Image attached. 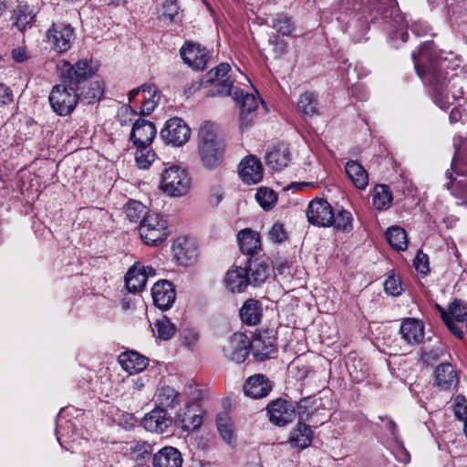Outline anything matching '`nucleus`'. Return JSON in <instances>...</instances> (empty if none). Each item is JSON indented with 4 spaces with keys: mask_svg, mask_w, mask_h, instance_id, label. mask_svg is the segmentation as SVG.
<instances>
[{
    "mask_svg": "<svg viewBox=\"0 0 467 467\" xmlns=\"http://www.w3.org/2000/svg\"><path fill=\"white\" fill-rule=\"evenodd\" d=\"M290 161V150L284 143L274 146L265 155V164L273 171H279Z\"/></svg>",
    "mask_w": 467,
    "mask_h": 467,
    "instance_id": "obj_24",
    "label": "nucleus"
},
{
    "mask_svg": "<svg viewBox=\"0 0 467 467\" xmlns=\"http://www.w3.org/2000/svg\"><path fill=\"white\" fill-rule=\"evenodd\" d=\"M144 274L140 272V263H136L130 267L125 275L126 287L130 292L141 291L146 285Z\"/></svg>",
    "mask_w": 467,
    "mask_h": 467,
    "instance_id": "obj_37",
    "label": "nucleus"
},
{
    "mask_svg": "<svg viewBox=\"0 0 467 467\" xmlns=\"http://www.w3.org/2000/svg\"><path fill=\"white\" fill-rule=\"evenodd\" d=\"M388 430L390 431L394 441L395 446L393 448V454L396 460L401 463H408L410 461V455L409 451L405 449L402 444V441L400 440L398 429L396 423L392 420H388Z\"/></svg>",
    "mask_w": 467,
    "mask_h": 467,
    "instance_id": "obj_38",
    "label": "nucleus"
},
{
    "mask_svg": "<svg viewBox=\"0 0 467 467\" xmlns=\"http://www.w3.org/2000/svg\"><path fill=\"white\" fill-rule=\"evenodd\" d=\"M172 253L176 261L182 265H192L198 257V248L194 240L183 236L174 240Z\"/></svg>",
    "mask_w": 467,
    "mask_h": 467,
    "instance_id": "obj_17",
    "label": "nucleus"
},
{
    "mask_svg": "<svg viewBox=\"0 0 467 467\" xmlns=\"http://www.w3.org/2000/svg\"><path fill=\"white\" fill-rule=\"evenodd\" d=\"M135 148L134 157L137 166L144 170L150 168L156 158V154L150 145H138Z\"/></svg>",
    "mask_w": 467,
    "mask_h": 467,
    "instance_id": "obj_42",
    "label": "nucleus"
},
{
    "mask_svg": "<svg viewBox=\"0 0 467 467\" xmlns=\"http://www.w3.org/2000/svg\"><path fill=\"white\" fill-rule=\"evenodd\" d=\"M233 99L240 107L241 129L251 127L256 119L258 99L254 94L244 93L241 88H235L233 92Z\"/></svg>",
    "mask_w": 467,
    "mask_h": 467,
    "instance_id": "obj_10",
    "label": "nucleus"
},
{
    "mask_svg": "<svg viewBox=\"0 0 467 467\" xmlns=\"http://www.w3.org/2000/svg\"><path fill=\"white\" fill-rule=\"evenodd\" d=\"M154 400L156 407L165 410L173 409L180 403V394L175 389L163 385L156 389Z\"/></svg>",
    "mask_w": 467,
    "mask_h": 467,
    "instance_id": "obj_31",
    "label": "nucleus"
},
{
    "mask_svg": "<svg viewBox=\"0 0 467 467\" xmlns=\"http://www.w3.org/2000/svg\"><path fill=\"white\" fill-rule=\"evenodd\" d=\"M414 266L418 272L426 275L429 272V257L422 252H418L414 259Z\"/></svg>",
    "mask_w": 467,
    "mask_h": 467,
    "instance_id": "obj_62",
    "label": "nucleus"
},
{
    "mask_svg": "<svg viewBox=\"0 0 467 467\" xmlns=\"http://www.w3.org/2000/svg\"><path fill=\"white\" fill-rule=\"evenodd\" d=\"M386 238L395 250L404 251L408 246L406 231L400 226H391L385 233Z\"/></svg>",
    "mask_w": 467,
    "mask_h": 467,
    "instance_id": "obj_39",
    "label": "nucleus"
},
{
    "mask_svg": "<svg viewBox=\"0 0 467 467\" xmlns=\"http://www.w3.org/2000/svg\"><path fill=\"white\" fill-rule=\"evenodd\" d=\"M231 67L228 63H221L214 68L208 71L200 80V83H197V88L202 86H207L209 84H213L215 81H218L221 78L226 76V74L230 71Z\"/></svg>",
    "mask_w": 467,
    "mask_h": 467,
    "instance_id": "obj_44",
    "label": "nucleus"
},
{
    "mask_svg": "<svg viewBox=\"0 0 467 467\" xmlns=\"http://www.w3.org/2000/svg\"><path fill=\"white\" fill-rule=\"evenodd\" d=\"M118 362L130 375L143 371L149 365L148 358L135 350H127L119 354Z\"/></svg>",
    "mask_w": 467,
    "mask_h": 467,
    "instance_id": "obj_21",
    "label": "nucleus"
},
{
    "mask_svg": "<svg viewBox=\"0 0 467 467\" xmlns=\"http://www.w3.org/2000/svg\"><path fill=\"white\" fill-rule=\"evenodd\" d=\"M57 67L61 70L63 82L68 83L79 90L81 86L86 85L98 70V64L88 58L79 59L74 65H70L67 60H62Z\"/></svg>",
    "mask_w": 467,
    "mask_h": 467,
    "instance_id": "obj_3",
    "label": "nucleus"
},
{
    "mask_svg": "<svg viewBox=\"0 0 467 467\" xmlns=\"http://www.w3.org/2000/svg\"><path fill=\"white\" fill-rule=\"evenodd\" d=\"M250 338L244 333L233 334L223 347L224 357L235 363H242L249 354Z\"/></svg>",
    "mask_w": 467,
    "mask_h": 467,
    "instance_id": "obj_13",
    "label": "nucleus"
},
{
    "mask_svg": "<svg viewBox=\"0 0 467 467\" xmlns=\"http://www.w3.org/2000/svg\"><path fill=\"white\" fill-rule=\"evenodd\" d=\"M312 438L313 431L310 426L298 422L296 428L291 431L289 442L292 447L305 449L310 445Z\"/></svg>",
    "mask_w": 467,
    "mask_h": 467,
    "instance_id": "obj_34",
    "label": "nucleus"
},
{
    "mask_svg": "<svg viewBox=\"0 0 467 467\" xmlns=\"http://www.w3.org/2000/svg\"><path fill=\"white\" fill-rule=\"evenodd\" d=\"M414 67L421 80L432 90L434 102L442 109L447 110L453 102L463 95L462 87L458 85V77L451 74L448 79L449 62L441 58L434 43H424L418 54L412 53Z\"/></svg>",
    "mask_w": 467,
    "mask_h": 467,
    "instance_id": "obj_1",
    "label": "nucleus"
},
{
    "mask_svg": "<svg viewBox=\"0 0 467 467\" xmlns=\"http://www.w3.org/2000/svg\"><path fill=\"white\" fill-rule=\"evenodd\" d=\"M272 27L282 36H290L296 29L292 18L285 14H277L272 19Z\"/></svg>",
    "mask_w": 467,
    "mask_h": 467,
    "instance_id": "obj_46",
    "label": "nucleus"
},
{
    "mask_svg": "<svg viewBox=\"0 0 467 467\" xmlns=\"http://www.w3.org/2000/svg\"><path fill=\"white\" fill-rule=\"evenodd\" d=\"M225 286L232 293L243 292L249 284L245 268L233 267L229 269L225 275Z\"/></svg>",
    "mask_w": 467,
    "mask_h": 467,
    "instance_id": "obj_26",
    "label": "nucleus"
},
{
    "mask_svg": "<svg viewBox=\"0 0 467 467\" xmlns=\"http://www.w3.org/2000/svg\"><path fill=\"white\" fill-rule=\"evenodd\" d=\"M216 428L223 441L231 447L236 445L234 425L227 412H220L216 416Z\"/></svg>",
    "mask_w": 467,
    "mask_h": 467,
    "instance_id": "obj_27",
    "label": "nucleus"
},
{
    "mask_svg": "<svg viewBox=\"0 0 467 467\" xmlns=\"http://www.w3.org/2000/svg\"><path fill=\"white\" fill-rule=\"evenodd\" d=\"M435 379H458V371L450 363H441L434 370Z\"/></svg>",
    "mask_w": 467,
    "mask_h": 467,
    "instance_id": "obj_55",
    "label": "nucleus"
},
{
    "mask_svg": "<svg viewBox=\"0 0 467 467\" xmlns=\"http://www.w3.org/2000/svg\"><path fill=\"white\" fill-rule=\"evenodd\" d=\"M78 91L61 79V83L52 88L48 98L52 109L59 116L69 115L78 104Z\"/></svg>",
    "mask_w": 467,
    "mask_h": 467,
    "instance_id": "obj_4",
    "label": "nucleus"
},
{
    "mask_svg": "<svg viewBox=\"0 0 467 467\" xmlns=\"http://www.w3.org/2000/svg\"><path fill=\"white\" fill-rule=\"evenodd\" d=\"M384 288L387 294L394 296L400 295L402 292L401 282L396 276H389L384 283Z\"/></svg>",
    "mask_w": 467,
    "mask_h": 467,
    "instance_id": "obj_59",
    "label": "nucleus"
},
{
    "mask_svg": "<svg viewBox=\"0 0 467 467\" xmlns=\"http://www.w3.org/2000/svg\"><path fill=\"white\" fill-rule=\"evenodd\" d=\"M400 334L408 345L420 344L425 336V327L422 321L414 317L404 318L400 326Z\"/></svg>",
    "mask_w": 467,
    "mask_h": 467,
    "instance_id": "obj_18",
    "label": "nucleus"
},
{
    "mask_svg": "<svg viewBox=\"0 0 467 467\" xmlns=\"http://www.w3.org/2000/svg\"><path fill=\"white\" fill-rule=\"evenodd\" d=\"M191 179L184 169L177 165L166 168L161 176L160 189L169 196L181 197L190 190Z\"/></svg>",
    "mask_w": 467,
    "mask_h": 467,
    "instance_id": "obj_5",
    "label": "nucleus"
},
{
    "mask_svg": "<svg viewBox=\"0 0 467 467\" xmlns=\"http://www.w3.org/2000/svg\"><path fill=\"white\" fill-rule=\"evenodd\" d=\"M331 226L340 232L348 233L353 229L352 213L343 208L334 212Z\"/></svg>",
    "mask_w": 467,
    "mask_h": 467,
    "instance_id": "obj_41",
    "label": "nucleus"
},
{
    "mask_svg": "<svg viewBox=\"0 0 467 467\" xmlns=\"http://www.w3.org/2000/svg\"><path fill=\"white\" fill-rule=\"evenodd\" d=\"M140 235L146 244L156 245L169 235L168 223L158 213L147 214L140 224Z\"/></svg>",
    "mask_w": 467,
    "mask_h": 467,
    "instance_id": "obj_6",
    "label": "nucleus"
},
{
    "mask_svg": "<svg viewBox=\"0 0 467 467\" xmlns=\"http://www.w3.org/2000/svg\"><path fill=\"white\" fill-rule=\"evenodd\" d=\"M35 15L28 5H19L15 11V25L24 30L34 21Z\"/></svg>",
    "mask_w": 467,
    "mask_h": 467,
    "instance_id": "obj_48",
    "label": "nucleus"
},
{
    "mask_svg": "<svg viewBox=\"0 0 467 467\" xmlns=\"http://www.w3.org/2000/svg\"><path fill=\"white\" fill-rule=\"evenodd\" d=\"M198 139L199 147L219 142L217 140L216 129L214 124L209 121L204 122L199 129Z\"/></svg>",
    "mask_w": 467,
    "mask_h": 467,
    "instance_id": "obj_49",
    "label": "nucleus"
},
{
    "mask_svg": "<svg viewBox=\"0 0 467 467\" xmlns=\"http://www.w3.org/2000/svg\"><path fill=\"white\" fill-rule=\"evenodd\" d=\"M235 88L233 86V80L227 78L222 81L215 83L213 88L209 90L208 96H232Z\"/></svg>",
    "mask_w": 467,
    "mask_h": 467,
    "instance_id": "obj_53",
    "label": "nucleus"
},
{
    "mask_svg": "<svg viewBox=\"0 0 467 467\" xmlns=\"http://www.w3.org/2000/svg\"><path fill=\"white\" fill-rule=\"evenodd\" d=\"M152 464L154 467H182V457L178 449L166 446L154 454Z\"/></svg>",
    "mask_w": 467,
    "mask_h": 467,
    "instance_id": "obj_25",
    "label": "nucleus"
},
{
    "mask_svg": "<svg viewBox=\"0 0 467 467\" xmlns=\"http://www.w3.org/2000/svg\"><path fill=\"white\" fill-rule=\"evenodd\" d=\"M171 423L172 419L168 414L167 410L160 407L154 408L142 419L143 427L147 431L156 433L165 432Z\"/></svg>",
    "mask_w": 467,
    "mask_h": 467,
    "instance_id": "obj_19",
    "label": "nucleus"
},
{
    "mask_svg": "<svg viewBox=\"0 0 467 467\" xmlns=\"http://www.w3.org/2000/svg\"><path fill=\"white\" fill-rule=\"evenodd\" d=\"M244 268L250 285L263 284L269 275L268 265L259 259H249Z\"/></svg>",
    "mask_w": 467,
    "mask_h": 467,
    "instance_id": "obj_29",
    "label": "nucleus"
},
{
    "mask_svg": "<svg viewBox=\"0 0 467 467\" xmlns=\"http://www.w3.org/2000/svg\"><path fill=\"white\" fill-rule=\"evenodd\" d=\"M241 251L245 254H255L261 249L260 236L251 229H244L238 234Z\"/></svg>",
    "mask_w": 467,
    "mask_h": 467,
    "instance_id": "obj_32",
    "label": "nucleus"
},
{
    "mask_svg": "<svg viewBox=\"0 0 467 467\" xmlns=\"http://www.w3.org/2000/svg\"><path fill=\"white\" fill-rule=\"evenodd\" d=\"M84 467H111L105 453H99L89 457Z\"/></svg>",
    "mask_w": 467,
    "mask_h": 467,
    "instance_id": "obj_61",
    "label": "nucleus"
},
{
    "mask_svg": "<svg viewBox=\"0 0 467 467\" xmlns=\"http://www.w3.org/2000/svg\"><path fill=\"white\" fill-rule=\"evenodd\" d=\"M393 196L389 188L385 184H378L372 193V204L378 211L388 210L392 202Z\"/></svg>",
    "mask_w": 467,
    "mask_h": 467,
    "instance_id": "obj_35",
    "label": "nucleus"
},
{
    "mask_svg": "<svg viewBox=\"0 0 467 467\" xmlns=\"http://www.w3.org/2000/svg\"><path fill=\"white\" fill-rule=\"evenodd\" d=\"M333 208L330 203L325 199L312 200L306 210V216L308 222L316 226L329 227L333 221Z\"/></svg>",
    "mask_w": 467,
    "mask_h": 467,
    "instance_id": "obj_14",
    "label": "nucleus"
},
{
    "mask_svg": "<svg viewBox=\"0 0 467 467\" xmlns=\"http://www.w3.org/2000/svg\"><path fill=\"white\" fill-rule=\"evenodd\" d=\"M269 238L275 243H282L287 238L286 231L280 223H275L269 231Z\"/></svg>",
    "mask_w": 467,
    "mask_h": 467,
    "instance_id": "obj_60",
    "label": "nucleus"
},
{
    "mask_svg": "<svg viewBox=\"0 0 467 467\" xmlns=\"http://www.w3.org/2000/svg\"><path fill=\"white\" fill-rule=\"evenodd\" d=\"M180 8L175 0H166L163 2L161 11V18L164 21L177 22L181 19Z\"/></svg>",
    "mask_w": 467,
    "mask_h": 467,
    "instance_id": "obj_51",
    "label": "nucleus"
},
{
    "mask_svg": "<svg viewBox=\"0 0 467 467\" xmlns=\"http://www.w3.org/2000/svg\"><path fill=\"white\" fill-rule=\"evenodd\" d=\"M199 152L203 165L208 169L217 167L223 156V148L220 142L199 147Z\"/></svg>",
    "mask_w": 467,
    "mask_h": 467,
    "instance_id": "obj_28",
    "label": "nucleus"
},
{
    "mask_svg": "<svg viewBox=\"0 0 467 467\" xmlns=\"http://www.w3.org/2000/svg\"><path fill=\"white\" fill-rule=\"evenodd\" d=\"M152 332L157 338L169 340L174 336L176 327L166 316H163L155 321Z\"/></svg>",
    "mask_w": 467,
    "mask_h": 467,
    "instance_id": "obj_40",
    "label": "nucleus"
},
{
    "mask_svg": "<svg viewBox=\"0 0 467 467\" xmlns=\"http://www.w3.org/2000/svg\"><path fill=\"white\" fill-rule=\"evenodd\" d=\"M447 314L450 318L455 321L463 322L467 319V304L461 300H454L450 305Z\"/></svg>",
    "mask_w": 467,
    "mask_h": 467,
    "instance_id": "obj_54",
    "label": "nucleus"
},
{
    "mask_svg": "<svg viewBox=\"0 0 467 467\" xmlns=\"http://www.w3.org/2000/svg\"><path fill=\"white\" fill-rule=\"evenodd\" d=\"M146 210L143 203L135 200L129 201L125 206L126 216L132 223H140L149 214Z\"/></svg>",
    "mask_w": 467,
    "mask_h": 467,
    "instance_id": "obj_45",
    "label": "nucleus"
},
{
    "mask_svg": "<svg viewBox=\"0 0 467 467\" xmlns=\"http://www.w3.org/2000/svg\"><path fill=\"white\" fill-rule=\"evenodd\" d=\"M67 410L62 409L57 417L56 435L57 440L62 447L70 450L73 447H67L66 444L76 443L82 444V441L87 439L78 432L75 420L66 419Z\"/></svg>",
    "mask_w": 467,
    "mask_h": 467,
    "instance_id": "obj_9",
    "label": "nucleus"
},
{
    "mask_svg": "<svg viewBox=\"0 0 467 467\" xmlns=\"http://www.w3.org/2000/svg\"><path fill=\"white\" fill-rule=\"evenodd\" d=\"M142 98L143 100L140 106V114L150 115L154 110L160 99L157 94L156 87L154 86V92L151 95H147V93H145Z\"/></svg>",
    "mask_w": 467,
    "mask_h": 467,
    "instance_id": "obj_56",
    "label": "nucleus"
},
{
    "mask_svg": "<svg viewBox=\"0 0 467 467\" xmlns=\"http://www.w3.org/2000/svg\"><path fill=\"white\" fill-rule=\"evenodd\" d=\"M154 92V85L151 84H143L140 88H133L129 92V100L131 102L139 94L142 93V96L147 93V95H151Z\"/></svg>",
    "mask_w": 467,
    "mask_h": 467,
    "instance_id": "obj_64",
    "label": "nucleus"
},
{
    "mask_svg": "<svg viewBox=\"0 0 467 467\" xmlns=\"http://www.w3.org/2000/svg\"><path fill=\"white\" fill-rule=\"evenodd\" d=\"M273 389L271 381H244V393L251 399H262L266 397Z\"/></svg>",
    "mask_w": 467,
    "mask_h": 467,
    "instance_id": "obj_36",
    "label": "nucleus"
},
{
    "mask_svg": "<svg viewBox=\"0 0 467 467\" xmlns=\"http://www.w3.org/2000/svg\"><path fill=\"white\" fill-rule=\"evenodd\" d=\"M255 200L264 210L267 211L272 209L275 204L277 194L273 190L261 187L255 193Z\"/></svg>",
    "mask_w": 467,
    "mask_h": 467,
    "instance_id": "obj_50",
    "label": "nucleus"
},
{
    "mask_svg": "<svg viewBox=\"0 0 467 467\" xmlns=\"http://www.w3.org/2000/svg\"><path fill=\"white\" fill-rule=\"evenodd\" d=\"M239 175L248 184L259 182L263 178V168L260 161L252 155L244 158L239 165Z\"/></svg>",
    "mask_w": 467,
    "mask_h": 467,
    "instance_id": "obj_23",
    "label": "nucleus"
},
{
    "mask_svg": "<svg viewBox=\"0 0 467 467\" xmlns=\"http://www.w3.org/2000/svg\"><path fill=\"white\" fill-rule=\"evenodd\" d=\"M180 55L183 62L194 70H203L210 59L205 47L191 42H186L181 47Z\"/></svg>",
    "mask_w": 467,
    "mask_h": 467,
    "instance_id": "obj_15",
    "label": "nucleus"
},
{
    "mask_svg": "<svg viewBox=\"0 0 467 467\" xmlns=\"http://www.w3.org/2000/svg\"><path fill=\"white\" fill-rule=\"evenodd\" d=\"M103 90L102 82L95 81L89 83L87 90L85 89V85H82L80 90L78 91V95L79 98H83L88 104H90L101 98Z\"/></svg>",
    "mask_w": 467,
    "mask_h": 467,
    "instance_id": "obj_47",
    "label": "nucleus"
},
{
    "mask_svg": "<svg viewBox=\"0 0 467 467\" xmlns=\"http://www.w3.org/2000/svg\"><path fill=\"white\" fill-rule=\"evenodd\" d=\"M239 315L243 323L254 326L262 318V305L258 300L247 299L240 308Z\"/></svg>",
    "mask_w": 467,
    "mask_h": 467,
    "instance_id": "obj_30",
    "label": "nucleus"
},
{
    "mask_svg": "<svg viewBox=\"0 0 467 467\" xmlns=\"http://www.w3.org/2000/svg\"><path fill=\"white\" fill-rule=\"evenodd\" d=\"M346 172L353 184L359 190H364L368 184V175L363 166L355 161H349L345 166Z\"/></svg>",
    "mask_w": 467,
    "mask_h": 467,
    "instance_id": "obj_33",
    "label": "nucleus"
},
{
    "mask_svg": "<svg viewBox=\"0 0 467 467\" xmlns=\"http://www.w3.org/2000/svg\"><path fill=\"white\" fill-rule=\"evenodd\" d=\"M446 177L449 180V182L445 184L446 188L450 191H451V193L458 196V195H467V177L461 176V179L452 180V172L447 171Z\"/></svg>",
    "mask_w": 467,
    "mask_h": 467,
    "instance_id": "obj_52",
    "label": "nucleus"
},
{
    "mask_svg": "<svg viewBox=\"0 0 467 467\" xmlns=\"http://www.w3.org/2000/svg\"><path fill=\"white\" fill-rule=\"evenodd\" d=\"M317 104V96L310 91L303 93L297 101L299 110L306 116L318 114Z\"/></svg>",
    "mask_w": 467,
    "mask_h": 467,
    "instance_id": "obj_43",
    "label": "nucleus"
},
{
    "mask_svg": "<svg viewBox=\"0 0 467 467\" xmlns=\"http://www.w3.org/2000/svg\"><path fill=\"white\" fill-rule=\"evenodd\" d=\"M46 39L53 50L64 53L71 48L75 29L69 24L54 23L47 31Z\"/></svg>",
    "mask_w": 467,
    "mask_h": 467,
    "instance_id": "obj_8",
    "label": "nucleus"
},
{
    "mask_svg": "<svg viewBox=\"0 0 467 467\" xmlns=\"http://www.w3.org/2000/svg\"><path fill=\"white\" fill-rule=\"evenodd\" d=\"M204 410L200 404L191 402L180 408L174 416V425L183 432L198 430L202 422Z\"/></svg>",
    "mask_w": 467,
    "mask_h": 467,
    "instance_id": "obj_7",
    "label": "nucleus"
},
{
    "mask_svg": "<svg viewBox=\"0 0 467 467\" xmlns=\"http://www.w3.org/2000/svg\"><path fill=\"white\" fill-rule=\"evenodd\" d=\"M161 137L168 144L182 146L191 137V129L179 118H172L166 121L164 128L161 130Z\"/></svg>",
    "mask_w": 467,
    "mask_h": 467,
    "instance_id": "obj_12",
    "label": "nucleus"
},
{
    "mask_svg": "<svg viewBox=\"0 0 467 467\" xmlns=\"http://www.w3.org/2000/svg\"><path fill=\"white\" fill-rule=\"evenodd\" d=\"M454 415L462 421L467 420V400L462 395H457L453 404Z\"/></svg>",
    "mask_w": 467,
    "mask_h": 467,
    "instance_id": "obj_57",
    "label": "nucleus"
},
{
    "mask_svg": "<svg viewBox=\"0 0 467 467\" xmlns=\"http://www.w3.org/2000/svg\"><path fill=\"white\" fill-rule=\"evenodd\" d=\"M266 410L269 420L276 426H285L296 416L293 403L281 399L272 401Z\"/></svg>",
    "mask_w": 467,
    "mask_h": 467,
    "instance_id": "obj_16",
    "label": "nucleus"
},
{
    "mask_svg": "<svg viewBox=\"0 0 467 467\" xmlns=\"http://www.w3.org/2000/svg\"><path fill=\"white\" fill-rule=\"evenodd\" d=\"M384 24L386 25H389V29H391L394 33V35H397L399 34V31H401L400 32V39L403 41V42H406L408 40V32L407 31H403V29L407 28L409 26L408 25V21L405 19V22H406V25H401V26H398V24L394 23L393 19H388L389 22H386L384 20H381Z\"/></svg>",
    "mask_w": 467,
    "mask_h": 467,
    "instance_id": "obj_63",
    "label": "nucleus"
},
{
    "mask_svg": "<svg viewBox=\"0 0 467 467\" xmlns=\"http://www.w3.org/2000/svg\"><path fill=\"white\" fill-rule=\"evenodd\" d=\"M151 296L155 306L161 309H169L175 300V290L172 284L167 280H161L154 284L151 288Z\"/></svg>",
    "mask_w": 467,
    "mask_h": 467,
    "instance_id": "obj_20",
    "label": "nucleus"
},
{
    "mask_svg": "<svg viewBox=\"0 0 467 467\" xmlns=\"http://www.w3.org/2000/svg\"><path fill=\"white\" fill-rule=\"evenodd\" d=\"M437 307L449 330L457 337L462 338L464 336L462 329L455 323V320L450 318L447 312L442 307L440 306H437Z\"/></svg>",
    "mask_w": 467,
    "mask_h": 467,
    "instance_id": "obj_58",
    "label": "nucleus"
},
{
    "mask_svg": "<svg viewBox=\"0 0 467 467\" xmlns=\"http://www.w3.org/2000/svg\"><path fill=\"white\" fill-rule=\"evenodd\" d=\"M336 9L339 13L349 15L348 29L351 34H358L356 41L363 39L370 23L379 20L389 22V18L399 26L406 25L405 16L400 13L397 0H338Z\"/></svg>",
    "mask_w": 467,
    "mask_h": 467,
    "instance_id": "obj_2",
    "label": "nucleus"
},
{
    "mask_svg": "<svg viewBox=\"0 0 467 467\" xmlns=\"http://www.w3.org/2000/svg\"><path fill=\"white\" fill-rule=\"evenodd\" d=\"M156 136V129L154 125L145 119H137L130 132V140L134 146L151 145Z\"/></svg>",
    "mask_w": 467,
    "mask_h": 467,
    "instance_id": "obj_22",
    "label": "nucleus"
},
{
    "mask_svg": "<svg viewBox=\"0 0 467 467\" xmlns=\"http://www.w3.org/2000/svg\"><path fill=\"white\" fill-rule=\"evenodd\" d=\"M249 348L258 361L273 358L276 352L275 332L269 329L255 332L250 339Z\"/></svg>",
    "mask_w": 467,
    "mask_h": 467,
    "instance_id": "obj_11",
    "label": "nucleus"
}]
</instances>
